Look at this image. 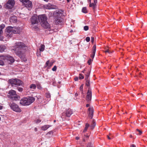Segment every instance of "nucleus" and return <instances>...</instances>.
Masks as SVG:
<instances>
[{
    "label": "nucleus",
    "instance_id": "obj_19",
    "mask_svg": "<svg viewBox=\"0 0 147 147\" xmlns=\"http://www.w3.org/2000/svg\"><path fill=\"white\" fill-rule=\"evenodd\" d=\"M51 125H45L43 126H42L41 127L42 130L43 131H45L47 129L50 127H51Z\"/></svg>",
    "mask_w": 147,
    "mask_h": 147
},
{
    "label": "nucleus",
    "instance_id": "obj_51",
    "mask_svg": "<svg viewBox=\"0 0 147 147\" xmlns=\"http://www.w3.org/2000/svg\"><path fill=\"white\" fill-rule=\"evenodd\" d=\"M74 80L75 81H76L78 80V78L77 77L75 78Z\"/></svg>",
    "mask_w": 147,
    "mask_h": 147
},
{
    "label": "nucleus",
    "instance_id": "obj_17",
    "mask_svg": "<svg viewBox=\"0 0 147 147\" xmlns=\"http://www.w3.org/2000/svg\"><path fill=\"white\" fill-rule=\"evenodd\" d=\"M11 98L12 100H16L19 99L20 97L19 95H18L16 94L15 95L11 96Z\"/></svg>",
    "mask_w": 147,
    "mask_h": 147
},
{
    "label": "nucleus",
    "instance_id": "obj_20",
    "mask_svg": "<svg viewBox=\"0 0 147 147\" xmlns=\"http://www.w3.org/2000/svg\"><path fill=\"white\" fill-rule=\"evenodd\" d=\"M9 94L10 95V98H11V96H13L16 94V92L13 90H11L9 91Z\"/></svg>",
    "mask_w": 147,
    "mask_h": 147
},
{
    "label": "nucleus",
    "instance_id": "obj_16",
    "mask_svg": "<svg viewBox=\"0 0 147 147\" xmlns=\"http://www.w3.org/2000/svg\"><path fill=\"white\" fill-rule=\"evenodd\" d=\"M72 110L69 109H67L66 111V113H65L66 116L67 117H69L72 114Z\"/></svg>",
    "mask_w": 147,
    "mask_h": 147
},
{
    "label": "nucleus",
    "instance_id": "obj_53",
    "mask_svg": "<svg viewBox=\"0 0 147 147\" xmlns=\"http://www.w3.org/2000/svg\"><path fill=\"white\" fill-rule=\"evenodd\" d=\"M89 104H87L86 105V107H89Z\"/></svg>",
    "mask_w": 147,
    "mask_h": 147
},
{
    "label": "nucleus",
    "instance_id": "obj_7",
    "mask_svg": "<svg viewBox=\"0 0 147 147\" xmlns=\"http://www.w3.org/2000/svg\"><path fill=\"white\" fill-rule=\"evenodd\" d=\"M39 16L36 15H34L30 18L31 22L32 25L37 24L39 21Z\"/></svg>",
    "mask_w": 147,
    "mask_h": 147
},
{
    "label": "nucleus",
    "instance_id": "obj_64",
    "mask_svg": "<svg viewBox=\"0 0 147 147\" xmlns=\"http://www.w3.org/2000/svg\"><path fill=\"white\" fill-rule=\"evenodd\" d=\"M86 137H88V136H86Z\"/></svg>",
    "mask_w": 147,
    "mask_h": 147
},
{
    "label": "nucleus",
    "instance_id": "obj_18",
    "mask_svg": "<svg viewBox=\"0 0 147 147\" xmlns=\"http://www.w3.org/2000/svg\"><path fill=\"white\" fill-rule=\"evenodd\" d=\"M7 47L4 45H1L0 46V52H2L4 51L6 49Z\"/></svg>",
    "mask_w": 147,
    "mask_h": 147
},
{
    "label": "nucleus",
    "instance_id": "obj_59",
    "mask_svg": "<svg viewBox=\"0 0 147 147\" xmlns=\"http://www.w3.org/2000/svg\"><path fill=\"white\" fill-rule=\"evenodd\" d=\"M34 129H35V130L36 131H37V129H36V128H35Z\"/></svg>",
    "mask_w": 147,
    "mask_h": 147
},
{
    "label": "nucleus",
    "instance_id": "obj_28",
    "mask_svg": "<svg viewBox=\"0 0 147 147\" xmlns=\"http://www.w3.org/2000/svg\"><path fill=\"white\" fill-rule=\"evenodd\" d=\"M86 85L87 86H89L90 85V81L88 80H86Z\"/></svg>",
    "mask_w": 147,
    "mask_h": 147
},
{
    "label": "nucleus",
    "instance_id": "obj_3",
    "mask_svg": "<svg viewBox=\"0 0 147 147\" xmlns=\"http://www.w3.org/2000/svg\"><path fill=\"white\" fill-rule=\"evenodd\" d=\"M64 11L59 9L56 11L54 13V16L55 17V22L56 24H61L62 22V19L61 16L63 14Z\"/></svg>",
    "mask_w": 147,
    "mask_h": 147
},
{
    "label": "nucleus",
    "instance_id": "obj_13",
    "mask_svg": "<svg viewBox=\"0 0 147 147\" xmlns=\"http://www.w3.org/2000/svg\"><path fill=\"white\" fill-rule=\"evenodd\" d=\"M24 4L26 7L27 8H30L32 7V3L29 0L27 1L24 2Z\"/></svg>",
    "mask_w": 147,
    "mask_h": 147
},
{
    "label": "nucleus",
    "instance_id": "obj_46",
    "mask_svg": "<svg viewBox=\"0 0 147 147\" xmlns=\"http://www.w3.org/2000/svg\"><path fill=\"white\" fill-rule=\"evenodd\" d=\"M136 130L139 132V134H140V135H141L142 134V131L139 130V129H136Z\"/></svg>",
    "mask_w": 147,
    "mask_h": 147
},
{
    "label": "nucleus",
    "instance_id": "obj_14",
    "mask_svg": "<svg viewBox=\"0 0 147 147\" xmlns=\"http://www.w3.org/2000/svg\"><path fill=\"white\" fill-rule=\"evenodd\" d=\"M17 18L16 16H12L10 17V21L11 23H15L17 22Z\"/></svg>",
    "mask_w": 147,
    "mask_h": 147
},
{
    "label": "nucleus",
    "instance_id": "obj_15",
    "mask_svg": "<svg viewBox=\"0 0 147 147\" xmlns=\"http://www.w3.org/2000/svg\"><path fill=\"white\" fill-rule=\"evenodd\" d=\"M96 45H94L92 47V54L91 56V57L92 59H93L96 53Z\"/></svg>",
    "mask_w": 147,
    "mask_h": 147
},
{
    "label": "nucleus",
    "instance_id": "obj_63",
    "mask_svg": "<svg viewBox=\"0 0 147 147\" xmlns=\"http://www.w3.org/2000/svg\"><path fill=\"white\" fill-rule=\"evenodd\" d=\"M45 1H48V0H44Z\"/></svg>",
    "mask_w": 147,
    "mask_h": 147
},
{
    "label": "nucleus",
    "instance_id": "obj_25",
    "mask_svg": "<svg viewBox=\"0 0 147 147\" xmlns=\"http://www.w3.org/2000/svg\"><path fill=\"white\" fill-rule=\"evenodd\" d=\"M45 46L44 45H40V47L39 49V50L40 51H43L44 50Z\"/></svg>",
    "mask_w": 147,
    "mask_h": 147
},
{
    "label": "nucleus",
    "instance_id": "obj_48",
    "mask_svg": "<svg viewBox=\"0 0 147 147\" xmlns=\"http://www.w3.org/2000/svg\"><path fill=\"white\" fill-rule=\"evenodd\" d=\"M130 147H136V146L134 144H132L131 145Z\"/></svg>",
    "mask_w": 147,
    "mask_h": 147
},
{
    "label": "nucleus",
    "instance_id": "obj_26",
    "mask_svg": "<svg viewBox=\"0 0 147 147\" xmlns=\"http://www.w3.org/2000/svg\"><path fill=\"white\" fill-rule=\"evenodd\" d=\"M89 126V125L88 123H86V127L83 131V132H85Z\"/></svg>",
    "mask_w": 147,
    "mask_h": 147
},
{
    "label": "nucleus",
    "instance_id": "obj_45",
    "mask_svg": "<svg viewBox=\"0 0 147 147\" xmlns=\"http://www.w3.org/2000/svg\"><path fill=\"white\" fill-rule=\"evenodd\" d=\"M87 147H92V146L90 143H88L87 146Z\"/></svg>",
    "mask_w": 147,
    "mask_h": 147
},
{
    "label": "nucleus",
    "instance_id": "obj_22",
    "mask_svg": "<svg viewBox=\"0 0 147 147\" xmlns=\"http://www.w3.org/2000/svg\"><path fill=\"white\" fill-rule=\"evenodd\" d=\"M10 83L13 86V85H15V82H16V79H11L9 81Z\"/></svg>",
    "mask_w": 147,
    "mask_h": 147
},
{
    "label": "nucleus",
    "instance_id": "obj_47",
    "mask_svg": "<svg viewBox=\"0 0 147 147\" xmlns=\"http://www.w3.org/2000/svg\"><path fill=\"white\" fill-rule=\"evenodd\" d=\"M83 85H82L80 86V90H82V89H83Z\"/></svg>",
    "mask_w": 147,
    "mask_h": 147
},
{
    "label": "nucleus",
    "instance_id": "obj_6",
    "mask_svg": "<svg viewBox=\"0 0 147 147\" xmlns=\"http://www.w3.org/2000/svg\"><path fill=\"white\" fill-rule=\"evenodd\" d=\"M9 105L11 109L13 111L18 112H20L21 111V110L19 106L15 103H10L9 104Z\"/></svg>",
    "mask_w": 147,
    "mask_h": 147
},
{
    "label": "nucleus",
    "instance_id": "obj_62",
    "mask_svg": "<svg viewBox=\"0 0 147 147\" xmlns=\"http://www.w3.org/2000/svg\"><path fill=\"white\" fill-rule=\"evenodd\" d=\"M89 0V1L90 2V3L91 0Z\"/></svg>",
    "mask_w": 147,
    "mask_h": 147
},
{
    "label": "nucleus",
    "instance_id": "obj_24",
    "mask_svg": "<svg viewBox=\"0 0 147 147\" xmlns=\"http://www.w3.org/2000/svg\"><path fill=\"white\" fill-rule=\"evenodd\" d=\"M96 125V123L95 122L94 120H93L92 121V124H91L90 127L91 129H94Z\"/></svg>",
    "mask_w": 147,
    "mask_h": 147
},
{
    "label": "nucleus",
    "instance_id": "obj_30",
    "mask_svg": "<svg viewBox=\"0 0 147 147\" xmlns=\"http://www.w3.org/2000/svg\"><path fill=\"white\" fill-rule=\"evenodd\" d=\"M46 97L47 98H50L51 97L50 94L49 92H47L45 94Z\"/></svg>",
    "mask_w": 147,
    "mask_h": 147
},
{
    "label": "nucleus",
    "instance_id": "obj_39",
    "mask_svg": "<svg viewBox=\"0 0 147 147\" xmlns=\"http://www.w3.org/2000/svg\"><path fill=\"white\" fill-rule=\"evenodd\" d=\"M86 40L87 42H89L90 40V38L89 37H86Z\"/></svg>",
    "mask_w": 147,
    "mask_h": 147
},
{
    "label": "nucleus",
    "instance_id": "obj_21",
    "mask_svg": "<svg viewBox=\"0 0 147 147\" xmlns=\"http://www.w3.org/2000/svg\"><path fill=\"white\" fill-rule=\"evenodd\" d=\"M22 82L20 80L18 79H16V82H15V85L18 86H20L22 85Z\"/></svg>",
    "mask_w": 147,
    "mask_h": 147
},
{
    "label": "nucleus",
    "instance_id": "obj_58",
    "mask_svg": "<svg viewBox=\"0 0 147 147\" xmlns=\"http://www.w3.org/2000/svg\"><path fill=\"white\" fill-rule=\"evenodd\" d=\"M73 32V30H71L70 31V32Z\"/></svg>",
    "mask_w": 147,
    "mask_h": 147
},
{
    "label": "nucleus",
    "instance_id": "obj_27",
    "mask_svg": "<svg viewBox=\"0 0 147 147\" xmlns=\"http://www.w3.org/2000/svg\"><path fill=\"white\" fill-rule=\"evenodd\" d=\"M82 11L84 13H86L87 12V9L86 7H84L83 8Z\"/></svg>",
    "mask_w": 147,
    "mask_h": 147
},
{
    "label": "nucleus",
    "instance_id": "obj_40",
    "mask_svg": "<svg viewBox=\"0 0 147 147\" xmlns=\"http://www.w3.org/2000/svg\"><path fill=\"white\" fill-rule=\"evenodd\" d=\"M4 65V62L1 60L0 59V65Z\"/></svg>",
    "mask_w": 147,
    "mask_h": 147
},
{
    "label": "nucleus",
    "instance_id": "obj_2",
    "mask_svg": "<svg viewBox=\"0 0 147 147\" xmlns=\"http://www.w3.org/2000/svg\"><path fill=\"white\" fill-rule=\"evenodd\" d=\"M21 31L22 29L20 28L12 27L11 26L7 27L6 29V32L9 36H11L12 34H19Z\"/></svg>",
    "mask_w": 147,
    "mask_h": 147
},
{
    "label": "nucleus",
    "instance_id": "obj_11",
    "mask_svg": "<svg viewBox=\"0 0 147 147\" xmlns=\"http://www.w3.org/2000/svg\"><path fill=\"white\" fill-rule=\"evenodd\" d=\"M26 98H22L20 101V104L22 105H27Z\"/></svg>",
    "mask_w": 147,
    "mask_h": 147
},
{
    "label": "nucleus",
    "instance_id": "obj_41",
    "mask_svg": "<svg viewBox=\"0 0 147 147\" xmlns=\"http://www.w3.org/2000/svg\"><path fill=\"white\" fill-rule=\"evenodd\" d=\"M92 61V60L90 59H89V60L88 61V63L89 65H90V64L91 63V62Z\"/></svg>",
    "mask_w": 147,
    "mask_h": 147
},
{
    "label": "nucleus",
    "instance_id": "obj_29",
    "mask_svg": "<svg viewBox=\"0 0 147 147\" xmlns=\"http://www.w3.org/2000/svg\"><path fill=\"white\" fill-rule=\"evenodd\" d=\"M96 4L94 3H90L89 6L90 7H93V8L94 9L95 7Z\"/></svg>",
    "mask_w": 147,
    "mask_h": 147
},
{
    "label": "nucleus",
    "instance_id": "obj_50",
    "mask_svg": "<svg viewBox=\"0 0 147 147\" xmlns=\"http://www.w3.org/2000/svg\"><path fill=\"white\" fill-rule=\"evenodd\" d=\"M94 3L96 4V3H97V0H94Z\"/></svg>",
    "mask_w": 147,
    "mask_h": 147
},
{
    "label": "nucleus",
    "instance_id": "obj_12",
    "mask_svg": "<svg viewBox=\"0 0 147 147\" xmlns=\"http://www.w3.org/2000/svg\"><path fill=\"white\" fill-rule=\"evenodd\" d=\"M88 111H89V116L90 119H92L93 115V108H90L88 109Z\"/></svg>",
    "mask_w": 147,
    "mask_h": 147
},
{
    "label": "nucleus",
    "instance_id": "obj_42",
    "mask_svg": "<svg viewBox=\"0 0 147 147\" xmlns=\"http://www.w3.org/2000/svg\"><path fill=\"white\" fill-rule=\"evenodd\" d=\"M94 40V38L93 37H92L91 38V42L92 43H93Z\"/></svg>",
    "mask_w": 147,
    "mask_h": 147
},
{
    "label": "nucleus",
    "instance_id": "obj_23",
    "mask_svg": "<svg viewBox=\"0 0 147 147\" xmlns=\"http://www.w3.org/2000/svg\"><path fill=\"white\" fill-rule=\"evenodd\" d=\"M36 87V86L34 84H32L30 86V88L33 90L35 89Z\"/></svg>",
    "mask_w": 147,
    "mask_h": 147
},
{
    "label": "nucleus",
    "instance_id": "obj_52",
    "mask_svg": "<svg viewBox=\"0 0 147 147\" xmlns=\"http://www.w3.org/2000/svg\"><path fill=\"white\" fill-rule=\"evenodd\" d=\"M107 137L108 139H109V140L111 139V138L109 136L107 135Z\"/></svg>",
    "mask_w": 147,
    "mask_h": 147
},
{
    "label": "nucleus",
    "instance_id": "obj_55",
    "mask_svg": "<svg viewBox=\"0 0 147 147\" xmlns=\"http://www.w3.org/2000/svg\"><path fill=\"white\" fill-rule=\"evenodd\" d=\"M75 95L76 96H78V94L77 93H75Z\"/></svg>",
    "mask_w": 147,
    "mask_h": 147
},
{
    "label": "nucleus",
    "instance_id": "obj_44",
    "mask_svg": "<svg viewBox=\"0 0 147 147\" xmlns=\"http://www.w3.org/2000/svg\"><path fill=\"white\" fill-rule=\"evenodd\" d=\"M20 1L22 2L24 4V2H25L26 1H27L29 0H20Z\"/></svg>",
    "mask_w": 147,
    "mask_h": 147
},
{
    "label": "nucleus",
    "instance_id": "obj_37",
    "mask_svg": "<svg viewBox=\"0 0 147 147\" xmlns=\"http://www.w3.org/2000/svg\"><path fill=\"white\" fill-rule=\"evenodd\" d=\"M88 27L87 26H85L84 27V29L86 31L88 30Z\"/></svg>",
    "mask_w": 147,
    "mask_h": 147
},
{
    "label": "nucleus",
    "instance_id": "obj_57",
    "mask_svg": "<svg viewBox=\"0 0 147 147\" xmlns=\"http://www.w3.org/2000/svg\"><path fill=\"white\" fill-rule=\"evenodd\" d=\"M129 136L130 138H131L132 137V136L131 135H130Z\"/></svg>",
    "mask_w": 147,
    "mask_h": 147
},
{
    "label": "nucleus",
    "instance_id": "obj_31",
    "mask_svg": "<svg viewBox=\"0 0 147 147\" xmlns=\"http://www.w3.org/2000/svg\"><path fill=\"white\" fill-rule=\"evenodd\" d=\"M37 88L38 89L41 90L42 87L41 86L40 84H37Z\"/></svg>",
    "mask_w": 147,
    "mask_h": 147
},
{
    "label": "nucleus",
    "instance_id": "obj_8",
    "mask_svg": "<svg viewBox=\"0 0 147 147\" xmlns=\"http://www.w3.org/2000/svg\"><path fill=\"white\" fill-rule=\"evenodd\" d=\"M15 2L13 0H9L7 2L6 5L8 9H11L14 6Z\"/></svg>",
    "mask_w": 147,
    "mask_h": 147
},
{
    "label": "nucleus",
    "instance_id": "obj_61",
    "mask_svg": "<svg viewBox=\"0 0 147 147\" xmlns=\"http://www.w3.org/2000/svg\"><path fill=\"white\" fill-rule=\"evenodd\" d=\"M1 7H2V6H1V5H0V9L1 8Z\"/></svg>",
    "mask_w": 147,
    "mask_h": 147
},
{
    "label": "nucleus",
    "instance_id": "obj_4",
    "mask_svg": "<svg viewBox=\"0 0 147 147\" xmlns=\"http://www.w3.org/2000/svg\"><path fill=\"white\" fill-rule=\"evenodd\" d=\"M39 16V21L41 22L42 26L45 28L49 27V24L47 21V17L45 15H40Z\"/></svg>",
    "mask_w": 147,
    "mask_h": 147
},
{
    "label": "nucleus",
    "instance_id": "obj_54",
    "mask_svg": "<svg viewBox=\"0 0 147 147\" xmlns=\"http://www.w3.org/2000/svg\"><path fill=\"white\" fill-rule=\"evenodd\" d=\"M79 137H76V140H78L79 139Z\"/></svg>",
    "mask_w": 147,
    "mask_h": 147
},
{
    "label": "nucleus",
    "instance_id": "obj_10",
    "mask_svg": "<svg viewBox=\"0 0 147 147\" xmlns=\"http://www.w3.org/2000/svg\"><path fill=\"white\" fill-rule=\"evenodd\" d=\"M27 105H28L32 103L35 100V98L32 97H29L26 98Z\"/></svg>",
    "mask_w": 147,
    "mask_h": 147
},
{
    "label": "nucleus",
    "instance_id": "obj_56",
    "mask_svg": "<svg viewBox=\"0 0 147 147\" xmlns=\"http://www.w3.org/2000/svg\"><path fill=\"white\" fill-rule=\"evenodd\" d=\"M3 107L1 106H0V110L2 109Z\"/></svg>",
    "mask_w": 147,
    "mask_h": 147
},
{
    "label": "nucleus",
    "instance_id": "obj_9",
    "mask_svg": "<svg viewBox=\"0 0 147 147\" xmlns=\"http://www.w3.org/2000/svg\"><path fill=\"white\" fill-rule=\"evenodd\" d=\"M92 98V91L90 89H89L87 93L86 99L88 102H90Z\"/></svg>",
    "mask_w": 147,
    "mask_h": 147
},
{
    "label": "nucleus",
    "instance_id": "obj_35",
    "mask_svg": "<svg viewBox=\"0 0 147 147\" xmlns=\"http://www.w3.org/2000/svg\"><path fill=\"white\" fill-rule=\"evenodd\" d=\"M90 75V72H89L88 73L86 76V77H85V80H88V77L89 76V75Z\"/></svg>",
    "mask_w": 147,
    "mask_h": 147
},
{
    "label": "nucleus",
    "instance_id": "obj_60",
    "mask_svg": "<svg viewBox=\"0 0 147 147\" xmlns=\"http://www.w3.org/2000/svg\"><path fill=\"white\" fill-rule=\"evenodd\" d=\"M67 2H68H68H69V0H67Z\"/></svg>",
    "mask_w": 147,
    "mask_h": 147
},
{
    "label": "nucleus",
    "instance_id": "obj_32",
    "mask_svg": "<svg viewBox=\"0 0 147 147\" xmlns=\"http://www.w3.org/2000/svg\"><path fill=\"white\" fill-rule=\"evenodd\" d=\"M105 52L106 53H109V54H110V53H112L113 51H111L109 49H107L105 51Z\"/></svg>",
    "mask_w": 147,
    "mask_h": 147
},
{
    "label": "nucleus",
    "instance_id": "obj_1",
    "mask_svg": "<svg viewBox=\"0 0 147 147\" xmlns=\"http://www.w3.org/2000/svg\"><path fill=\"white\" fill-rule=\"evenodd\" d=\"M28 49V47L24 43L21 42L16 43L13 50L16 54L20 56L26 50Z\"/></svg>",
    "mask_w": 147,
    "mask_h": 147
},
{
    "label": "nucleus",
    "instance_id": "obj_33",
    "mask_svg": "<svg viewBox=\"0 0 147 147\" xmlns=\"http://www.w3.org/2000/svg\"><path fill=\"white\" fill-rule=\"evenodd\" d=\"M17 89L18 91L20 92H22L23 91V89L22 88L20 87H18L17 88Z\"/></svg>",
    "mask_w": 147,
    "mask_h": 147
},
{
    "label": "nucleus",
    "instance_id": "obj_5",
    "mask_svg": "<svg viewBox=\"0 0 147 147\" xmlns=\"http://www.w3.org/2000/svg\"><path fill=\"white\" fill-rule=\"evenodd\" d=\"M0 58L3 60H6L9 64H11L14 62V59L11 56L9 55L0 56Z\"/></svg>",
    "mask_w": 147,
    "mask_h": 147
},
{
    "label": "nucleus",
    "instance_id": "obj_49",
    "mask_svg": "<svg viewBox=\"0 0 147 147\" xmlns=\"http://www.w3.org/2000/svg\"><path fill=\"white\" fill-rule=\"evenodd\" d=\"M49 61H48L46 62V65H48V64H49Z\"/></svg>",
    "mask_w": 147,
    "mask_h": 147
},
{
    "label": "nucleus",
    "instance_id": "obj_34",
    "mask_svg": "<svg viewBox=\"0 0 147 147\" xmlns=\"http://www.w3.org/2000/svg\"><path fill=\"white\" fill-rule=\"evenodd\" d=\"M73 6V5L72 4H70L68 6V8L70 9H73V8L72 7Z\"/></svg>",
    "mask_w": 147,
    "mask_h": 147
},
{
    "label": "nucleus",
    "instance_id": "obj_38",
    "mask_svg": "<svg viewBox=\"0 0 147 147\" xmlns=\"http://www.w3.org/2000/svg\"><path fill=\"white\" fill-rule=\"evenodd\" d=\"M57 67L56 66H55L52 69V70L53 71H55L56 70Z\"/></svg>",
    "mask_w": 147,
    "mask_h": 147
},
{
    "label": "nucleus",
    "instance_id": "obj_43",
    "mask_svg": "<svg viewBox=\"0 0 147 147\" xmlns=\"http://www.w3.org/2000/svg\"><path fill=\"white\" fill-rule=\"evenodd\" d=\"M41 121L39 119H37L36 121V123H39Z\"/></svg>",
    "mask_w": 147,
    "mask_h": 147
},
{
    "label": "nucleus",
    "instance_id": "obj_36",
    "mask_svg": "<svg viewBox=\"0 0 147 147\" xmlns=\"http://www.w3.org/2000/svg\"><path fill=\"white\" fill-rule=\"evenodd\" d=\"M79 78L80 79H83L84 78V76L82 75V74H80L79 75Z\"/></svg>",
    "mask_w": 147,
    "mask_h": 147
}]
</instances>
